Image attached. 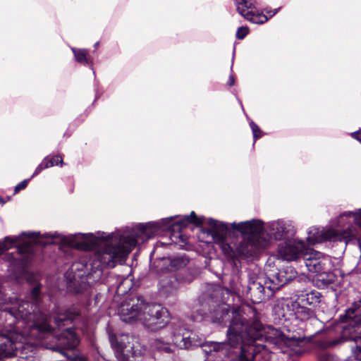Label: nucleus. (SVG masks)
Masks as SVG:
<instances>
[{"label":"nucleus","mask_w":361,"mask_h":361,"mask_svg":"<svg viewBox=\"0 0 361 361\" xmlns=\"http://www.w3.org/2000/svg\"><path fill=\"white\" fill-rule=\"evenodd\" d=\"M232 227L239 231L243 238L236 245V252L245 257L256 256L269 247L273 241L285 240L296 233L294 222L288 219H278L267 223L259 219H252L233 223Z\"/></svg>","instance_id":"obj_4"},{"label":"nucleus","mask_w":361,"mask_h":361,"mask_svg":"<svg viewBox=\"0 0 361 361\" xmlns=\"http://www.w3.org/2000/svg\"><path fill=\"white\" fill-rule=\"evenodd\" d=\"M350 136L355 139L357 140L360 144H361V128H360L358 130L353 132L350 133Z\"/></svg>","instance_id":"obj_33"},{"label":"nucleus","mask_w":361,"mask_h":361,"mask_svg":"<svg viewBox=\"0 0 361 361\" xmlns=\"http://www.w3.org/2000/svg\"><path fill=\"white\" fill-rule=\"evenodd\" d=\"M355 317V309L354 308H348L345 314L344 315L340 316V319L341 322L343 323H347L349 322V324H351V319H353Z\"/></svg>","instance_id":"obj_26"},{"label":"nucleus","mask_w":361,"mask_h":361,"mask_svg":"<svg viewBox=\"0 0 361 361\" xmlns=\"http://www.w3.org/2000/svg\"><path fill=\"white\" fill-rule=\"evenodd\" d=\"M341 328H342V329H345V326H342Z\"/></svg>","instance_id":"obj_40"},{"label":"nucleus","mask_w":361,"mask_h":361,"mask_svg":"<svg viewBox=\"0 0 361 361\" xmlns=\"http://www.w3.org/2000/svg\"><path fill=\"white\" fill-rule=\"evenodd\" d=\"M159 244H160L161 246H164V245H165V244H164V243H160Z\"/></svg>","instance_id":"obj_39"},{"label":"nucleus","mask_w":361,"mask_h":361,"mask_svg":"<svg viewBox=\"0 0 361 361\" xmlns=\"http://www.w3.org/2000/svg\"><path fill=\"white\" fill-rule=\"evenodd\" d=\"M220 291L219 288H217L214 290L215 293H218Z\"/></svg>","instance_id":"obj_38"},{"label":"nucleus","mask_w":361,"mask_h":361,"mask_svg":"<svg viewBox=\"0 0 361 361\" xmlns=\"http://www.w3.org/2000/svg\"><path fill=\"white\" fill-rule=\"evenodd\" d=\"M213 296L203 298L200 307H194V312L201 319H208L213 323H224L231 317L227 331L228 343L205 342L204 335L190 330L180 321L173 322L169 326L170 336L159 338L152 343V346L159 351L171 352V342L180 349H194L201 347L207 355L214 356L220 360L226 357L230 361H253L257 352L255 345L257 340L263 336L264 328L257 319L249 323L236 311L225 305L214 307Z\"/></svg>","instance_id":"obj_3"},{"label":"nucleus","mask_w":361,"mask_h":361,"mask_svg":"<svg viewBox=\"0 0 361 361\" xmlns=\"http://www.w3.org/2000/svg\"><path fill=\"white\" fill-rule=\"evenodd\" d=\"M266 283L267 279L264 280L257 276H250L245 294L253 303H260L269 299L276 292L269 290L267 287Z\"/></svg>","instance_id":"obj_11"},{"label":"nucleus","mask_w":361,"mask_h":361,"mask_svg":"<svg viewBox=\"0 0 361 361\" xmlns=\"http://www.w3.org/2000/svg\"><path fill=\"white\" fill-rule=\"evenodd\" d=\"M355 345L351 346L352 355L355 360L361 361V337L353 338Z\"/></svg>","instance_id":"obj_23"},{"label":"nucleus","mask_w":361,"mask_h":361,"mask_svg":"<svg viewBox=\"0 0 361 361\" xmlns=\"http://www.w3.org/2000/svg\"><path fill=\"white\" fill-rule=\"evenodd\" d=\"M216 244H219L222 251L226 254L230 255L232 252L231 247L228 243L226 242V240H223L221 243H215Z\"/></svg>","instance_id":"obj_29"},{"label":"nucleus","mask_w":361,"mask_h":361,"mask_svg":"<svg viewBox=\"0 0 361 361\" xmlns=\"http://www.w3.org/2000/svg\"><path fill=\"white\" fill-rule=\"evenodd\" d=\"M48 169V167H45V163H44V160H42V161L35 169L30 179L32 178H33L34 176L38 175L43 169Z\"/></svg>","instance_id":"obj_32"},{"label":"nucleus","mask_w":361,"mask_h":361,"mask_svg":"<svg viewBox=\"0 0 361 361\" xmlns=\"http://www.w3.org/2000/svg\"><path fill=\"white\" fill-rule=\"evenodd\" d=\"M279 9H280V8H275V9H271V8H267L264 10L265 13H263V14L267 16V17L268 18V20H269V18H271V17L275 16L279 11Z\"/></svg>","instance_id":"obj_31"},{"label":"nucleus","mask_w":361,"mask_h":361,"mask_svg":"<svg viewBox=\"0 0 361 361\" xmlns=\"http://www.w3.org/2000/svg\"><path fill=\"white\" fill-rule=\"evenodd\" d=\"M47 239L39 232H23L17 236H6L0 241V255L16 247L20 257L24 260L32 252L33 244L47 245ZM26 280L33 283L30 294L25 301L18 300L16 296H7L3 290L0 280V317L16 320V326L7 334H0V361L18 357L28 358L32 356L37 345L59 351L71 361H86L76 349L79 339L72 328L59 333L60 329L71 323L79 314L75 307L63 310L54 307L52 317L57 329L50 325L51 317L40 307L41 285L32 281V274H26Z\"/></svg>","instance_id":"obj_1"},{"label":"nucleus","mask_w":361,"mask_h":361,"mask_svg":"<svg viewBox=\"0 0 361 361\" xmlns=\"http://www.w3.org/2000/svg\"><path fill=\"white\" fill-rule=\"evenodd\" d=\"M75 61L85 66H92L93 61L88 56L89 51L86 49L71 47Z\"/></svg>","instance_id":"obj_22"},{"label":"nucleus","mask_w":361,"mask_h":361,"mask_svg":"<svg viewBox=\"0 0 361 361\" xmlns=\"http://www.w3.org/2000/svg\"><path fill=\"white\" fill-rule=\"evenodd\" d=\"M336 279V276L330 270H327L324 271V273L316 275L314 281L317 287L324 288L333 283Z\"/></svg>","instance_id":"obj_21"},{"label":"nucleus","mask_w":361,"mask_h":361,"mask_svg":"<svg viewBox=\"0 0 361 361\" xmlns=\"http://www.w3.org/2000/svg\"><path fill=\"white\" fill-rule=\"evenodd\" d=\"M109 338L118 361H135L133 359L141 357L145 352L139 343H134L135 338L129 334L114 335L109 331Z\"/></svg>","instance_id":"obj_8"},{"label":"nucleus","mask_w":361,"mask_h":361,"mask_svg":"<svg viewBox=\"0 0 361 361\" xmlns=\"http://www.w3.org/2000/svg\"><path fill=\"white\" fill-rule=\"evenodd\" d=\"M238 13L246 20L255 24H263L268 20L263 12L256 10L255 0H233Z\"/></svg>","instance_id":"obj_13"},{"label":"nucleus","mask_w":361,"mask_h":361,"mask_svg":"<svg viewBox=\"0 0 361 361\" xmlns=\"http://www.w3.org/2000/svg\"><path fill=\"white\" fill-rule=\"evenodd\" d=\"M30 180V178L25 179L22 180L20 183H19L17 185H16L14 188V192L18 193L20 190L25 189L27 187Z\"/></svg>","instance_id":"obj_30"},{"label":"nucleus","mask_w":361,"mask_h":361,"mask_svg":"<svg viewBox=\"0 0 361 361\" xmlns=\"http://www.w3.org/2000/svg\"><path fill=\"white\" fill-rule=\"evenodd\" d=\"M282 330H276V336L282 343L281 350L289 355H300L305 350V330L307 324L300 322L295 317L285 319L281 323Z\"/></svg>","instance_id":"obj_6"},{"label":"nucleus","mask_w":361,"mask_h":361,"mask_svg":"<svg viewBox=\"0 0 361 361\" xmlns=\"http://www.w3.org/2000/svg\"><path fill=\"white\" fill-rule=\"evenodd\" d=\"M287 300H293L292 298H283L281 300L278 301L274 307V312L278 316L281 323L284 322L285 319H289L294 313V310H292L289 305H286Z\"/></svg>","instance_id":"obj_18"},{"label":"nucleus","mask_w":361,"mask_h":361,"mask_svg":"<svg viewBox=\"0 0 361 361\" xmlns=\"http://www.w3.org/2000/svg\"><path fill=\"white\" fill-rule=\"evenodd\" d=\"M4 202H5L4 201L3 198L0 197V204H4Z\"/></svg>","instance_id":"obj_36"},{"label":"nucleus","mask_w":361,"mask_h":361,"mask_svg":"<svg viewBox=\"0 0 361 361\" xmlns=\"http://www.w3.org/2000/svg\"><path fill=\"white\" fill-rule=\"evenodd\" d=\"M286 305L294 310L293 317H295L300 322H304L307 325L310 324H322V322L315 317L314 313L310 309L307 308L300 304L297 300H287Z\"/></svg>","instance_id":"obj_16"},{"label":"nucleus","mask_w":361,"mask_h":361,"mask_svg":"<svg viewBox=\"0 0 361 361\" xmlns=\"http://www.w3.org/2000/svg\"><path fill=\"white\" fill-rule=\"evenodd\" d=\"M303 259L307 270L316 275L331 268V257L314 249L307 248Z\"/></svg>","instance_id":"obj_10"},{"label":"nucleus","mask_w":361,"mask_h":361,"mask_svg":"<svg viewBox=\"0 0 361 361\" xmlns=\"http://www.w3.org/2000/svg\"><path fill=\"white\" fill-rule=\"evenodd\" d=\"M161 286H162L163 288H167V286H167L168 282H166V283H165L164 281H161Z\"/></svg>","instance_id":"obj_35"},{"label":"nucleus","mask_w":361,"mask_h":361,"mask_svg":"<svg viewBox=\"0 0 361 361\" xmlns=\"http://www.w3.org/2000/svg\"><path fill=\"white\" fill-rule=\"evenodd\" d=\"M171 240L180 247H183L186 245L187 238L180 232L173 233L171 236Z\"/></svg>","instance_id":"obj_25"},{"label":"nucleus","mask_w":361,"mask_h":361,"mask_svg":"<svg viewBox=\"0 0 361 361\" xmlns=\"http://www.w3.org/2000/svg\"><path fill=\"white\" fill-rule=\"evenodd\" d=\"M120 319L126 323L140 322L151 331H158L169 321V312L161 305L146 302L142 296L123 300L118 308Z\"/></svg>","instance_id":"obj_5"},{"label":"nucleus","mask_w":361,"mask_h":361,"mask_svg":"<svg viewBox=\"0 0 361 361\" xmlns=\"http://www.w3.org/2000/svg\"><path fill=\"white\" fill-rule=\"evenodd\" d=\"M175 219H178L177 221H174V228L178 226L179 228H183L187 227L189 224H193L195 225L203 224L202 218L197 217L194 212H192L190 215L185 216H174Z\"/></svg>","instance_id":"obj_19"},{"label":"nucleus","mask_w":361,"mask_h":361,"mask_svg":"<svg viewBox=\"0 0 361 361\" xmlns=\"http://www.w3.org/2000/svg\"><path fill=\"white\" fill-rule=\"evenodd\" d=\"M297 272L291 266H286L278 270L276 273L269 274L267 279V287L272 291H276L289 281L294 279Z\"/></svg>","instance_id":"obj_14"},{"label":"nucleus","mask_w":361,"mask_h":361,"mask_svg":"<svg viewBox=\"0 0 361 361\" xmlns=\"http://www.w3.org/2000/svg\"><path fill=\"white\" fill-rule=\"evenodd\" d=\"M234 83H235V78H234L233 75H231L229 76L228 81V85L232 86L234 85Z\"/></svg>","instance_id":"obj_34"},{"label":"nucleus","mask_w":361,"mask_h":361,"mask_svg":"<svg viewBox=\"0 0 361 361\" xmlns=\"http://www.w3.org/2000/svg\"><path fill=\"white\" fill-rule=\"evenodd\" d=\"M174 220L175 216H169L138 224L122 233L97 231L66 235L54 232L44 233L43 237L47 239V243H61L80 250H95L87 262L84 259L74 262L64 274L68 289L80 293L101 278L103 269L123 263L138 242H145L165 230H174Z\"/></svg>","instance_id":"obj_2"},{"label":"nucleus","mask_w":361,"mask_h":361,"mask_svg":"<svg viewBox=\"0 0 361 361\" xmlns=\"http://www.w3.org/2000/svg\"><path fill=\"white\" fill-rule=\"evenodd\" d=\"M44 163H45V167H52L54 166L59 165V164H63V159L60 155H55L52 157H46L44 159Z\"/></svg>","instance_id":"obj_24"},{"label":"nucleus","mask_w":361,"mask_h":361,"mask_svg":"<svg viewBox=\"0 0 361 361\" xmlns=\"http://www.w3.org/2000/svg\"><path fill=\"white\" fill-rule=\"evenodd\" d=\"M248 32H249V29L247 27H244V26L240 27L237 30L236 37L239 39H243L246 37V35L248 34Z\"/></svg>","instance_id":"obj_28"},{"label":"nucleus","mask_w":361,"mask_h":361,"mask_svg":"<svg viewBox=\"0 0 361 361\" xmlns=\"http://www.w3.org/2000/svg\"><path fill=\"white\" fill-rule=\"evenodd\" d=\"M357 226L361 231V208L341 213L334 221L335 237L337 241L345 243L356 237Z\"/></svg>","instance_id":"obj_7"},{"label":"nucleus","mask_w":361,"mask_h":361,"mask_svg":"<svg viewBox=\"0 0 361 361\" xmlns=\"http://www.w3.org/2000/svg\"><path fill=\"white\" fill-rule=\"evenodd\" d=\"M203 224L208 226L206 231L214 243H221L223 240H226L228 234L232 231L239 232L238 230L232 227L234 223H226L212 218H202Z\"/></svg>","instance_id":"obj_12"},{"label":"nucleus","mask_w":361,"mask_h":361,"mask_svg":"<svg viewBox=\"0 0 361 361\" xmlns=\"http://www.w3.org/2000/svg\"><path fill=\"white\" fill-rule=\"evenodd\" d=\"M306 242L309 245L321 243L326 241H337L335 237V231L333 228H320L316 226L310 227L307 231Z\"/></svg>","instance_id":"obj_15"},{"label":"nucleus","mask_w":361,"mask_h":361,"mask_svg":"<svg viewBox=\"0 0 361 361\" xmlns=\"http://www.w3.org/2000/svg\"><path fill=\"white\" fill-rule=\"evenodd\" d=\"M250 126L252 131V135L255 141L262 136L263 133L259 129V126L254 121H251L250 122Z\"/></svg>","instance_id":"obj_27"},{"label":"nucleus","mask_w":361,"mask_h":361,"mask_svg":"<svg viewBox=\"0 0 361 361\" xmlns=\"http://www.w3.org/2000/svg\"><path fill=\"white\" fill-rule=\"evenodd\" d=\"M189 262V258L185 255H177L174 257H164L159 262L162 272L175 271L185 267Z\"/></svg>","instance_id":"obj_17"},{"label":"nucleus","mask_w":361,"mask_h":361,"mask_svg":"<svg viewBox=\"0 0 361 361\" xmlns=\"http://www.w3.org/2000/svg\"><path fill=\"white\" fill-rule=\"evenodd\" d=\"M307 250L305 242L298 238L286 239L277 247L279 259L287 262L298 261L303 258Z\"/></svg>","instance_id":"obj_9"},{"label":"nucleus","mask_w":361,"mask_h":361,"mask_svg":"<svg viewBox=\"0 0 361 361\" xmlns=\"http://www.w3.org/2000/svg\"><path fill=\"white\" fill-rule=\"evenodd\" d=\"M99 42H97L94 44V48H96V49H97V48L98 47V46H99Z\"/></svg>","instance_id":"obj_37"},{"label":"nucleus","mask_w":361,"mask_h":361,"mask_svg":"<svg viewBox=\"0 0 361 361\" xmlns=\"http://www.w3.org/2000/svg\"><path fill=\"white\" fill-rule=\"evenodd\" d=\"M321 298L322 294L314 290L302 293L298 297L300 304L313 307L317 306L321 302Z\"/></svg>","instance_id":"obj_20"}]
</instances>
